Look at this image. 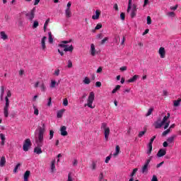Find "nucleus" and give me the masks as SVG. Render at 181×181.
Returning <instances> with one entry per match:
<instances>
[{
    "label": "nucleus",
    "instance_id": "obj_1",
    "mask_svg": "<svg viewBox=\"0 0 181 181\" xmlns=\"http://www.w3.org/2000/svg\"><path fill=\"white\" fill-rule=\"evenodd\" d=\"M42 127H39L38 138H35L36 146L34 148V153L40 155L42 153V146H43V139L45 132L46 131V124L42 122Z\"/></svg>",
    "mask_w": 181,
    "mask_h": 181
},
{
    "label": "nucleus",
    "instance_id": "obj_2",
    "mask_svg": "<svg viewBox=\"0 0 181 181\" xmlns=\"http://www.w3.org/2000/svg\"><path fill=\"white\" fill-rule=\"evenodd\" d=\"M95 98V95L94 92H90L89 96L88 98V103L84 105V107H88L89 108H94L93 106V103H94V98Z\"/></svg>",
    "mask_w": 181,
    "mask_h": 181
},
{
    "label": "nucleus",
    "instance_id": "obj_3",
    "mask_svg": "<svg viewBox=\"0 0 181 181\" xmlns=\"http://www.w3.org/2000/svg\"><path fill=\"white\" fill-rule=\"evenodd\" d=\"M101 129H104V135L105 141H108L110 137V127H107V123H102Z\"/></svg>",
    "mask_w": 181,
    "mask_h": 181
},
{
    "label": "nucleus",
    "instance_id": "obj_4",
    "mask_svg": "<svg viewBox=\"0 0 181 181\" xmlns=\"http://www.w3.org/2000/svg\"><path fill=\"white\" fill-rule=\"evenodd\" d=\"M6 104L4 107V115L6 118L9 117V98L8 97L5 98Z\"/></svg>",
    "mask_w": 181,
    "mask_h": 181
},
{
    "label": "nucleus",
    "instance_id": "obj_5",
    "mask_svg": "<svg viewBox=\"0 0 181 181\" xmlns=\"http://www.w3.org/2000/svg\"><path fill=\"white\" fill-rule=\"evenodd\" d=\"M30 146H32V142H30V139H26L23 145V149L24 152H28Z\"/></svg>",
    "mask_w": 181,
    "mask_h": 181
},
{
    "label": "nucleus",
    "instance_id": "obj_6",
    "mask_svg": "<svg viewBox=\"0 0 181 181\" xmlns=\"http://www.w3.org/2000/svg\"><path fill=\"white\" fill-rule=\"evenodd\" d=\"M151 159L152 157H150V158L146 160V163L141 168V173H146L148 172V166H149V163H151Z\"/></svg>",
    "mask_w": 181,
    "mask_h": 181
},
{
    "label": "nucleus",
    "instance_id": "obj_7",
    "mask_svg": "<svg viewBox=\"0 0 181 181\" xmlns=\"http://www.w3.org/2000/svg\"><path fill=\"white\" fill-rule=\"evenodd\" d=\"M35 12H36V8H33L31 11L30 13H28L25 14L26 18H28V21H33V19H35Z\"/></svg>",
    "mask_w": 181,
    "mask_h": 181
},
{
    "label": "nucleus",
    "instance_id": "obj_8",
    "mask_svg": "<svg viewBox=\"0 0 181 181\" xmlns=\"http://www.w3.org/2000/svg\"><path fill=\"white\" fill-rule=\"evenodd\" d=\"M59 47H64V52H73V50H74V47H73V45H71L69 47V45H64V44H59Z\"/></svg>",
    "mask_w": 181,
    "mask_h": 181
},
{
    "label": "nucleus",
    "instance_id": "obj_9",
    "mask_svg": "<svg viewBox=\"0 0 181 181\" xmlns=\"http://www.w3.org/2000/svg\"><path fill=\"white\" fill-rule=\"evenodd\" d=\"M155 139H156V136H153L148 143V150L147 151L148 155H151L152 152V144H153V141H155Z\"/></svg>",
    "mask_w": 181,
    "mask_h": 181
},
{
    "label": "nucleus",
    "instance_id": "obj_10",
    "mask_svg": "<svg viewBox=\"0 0 181 181\" xmlns=\"http://www.w3.org/2000/svg\"><path fill=\"white\" fill-rule=\"evenodd\" d=\"M158 53H159L160 57H161V59H165V57L166 56V51H165V47H160V49L158 50Z\"/></svg>",
    "mask_w": 181,
    "mask_h": 181
},
{
    "label": "nucleus",
    "instance_id": "obj_11",
    "mask_svg": "<svg viewBox=\"0 0 181 181\" xmlns=\"http://www.w3.org/2000/svg\"><path fill=\"white\" fill-rule=\"evenodd\" d=\"M46 40H47V37L44 36L41 40V47L43 52H46Z\"/></svg>",
    "mask_w": 181,
    "mask_h": 181
},
{
    "label": "nucleus",
    "instance_id": "obj_12",
    "mask_svg": "<svg viewBox=\"0 0 181 181\" xmlns=\"http://www.w3.org/2000/svg\"><path fill=\"white\" fill-rule=\"evenodd\" d=\"M66 129H67V127H66V126L61 127L60 132L62 136H67V135H69V133L67 132V131H66Z\"/></svg>",
    "mask_w": 181,
    "mask_h": 181
},
{
    "label": "nucleus",
    "instance_id": "obj_13",
    "mask_svg": "<svg viewBox=\"0 0 181 181\" xmlns=\"http://www.w3.org/2000/svg\"><path fill=\"white\" fill-rule=\"evenodd\" d=\"M136 16V5L133 4L132 6V13H131V18H134Z\"/></svg>",
    "mask_w": 181,
    "mask_h": 181
},
{
    "label": "nucleus",
    "instance_id": "obj_14",
    "mask_svg": "<svg viewBox=\"0 0 181 181\" xmlns=\"http://www.w3.org/2000/svg\"><path fill=\"white\" fill-rule=\"evenodd\" d=\"M165 155H166V150L163 148H160L157 153L158 158H162V156H165Z\"/></svg>",
    "mask_w": 181,
    "mask_h": 181
},
{
    "label": "nucleus",
    "instance_id": "obj_15",
    "mask_svg": "<svg viewBox=\"0 0 181 181\" xmlns=\"http://www.w3.org/2000/svg\"><path fill=\"white\" fill-rule=\"evenodd\" d=\"M100 15H101V12L99 10H96L95 15H93L92 16V19H93V21H97L100 19Z\"/></svg>",
    "mask_w": 181,
    "mask_h": 181
},
{
    "label": "nucleus",
    "instance_id": "obj_16",
    "mask_svg": "<svg viewBox=\"0 0 181 181\" xmlns=\"http://www.w3.org/2000/svg\"><path fill=\"white\" fill-rule=\"evenodd\" d=\"M156 129H159V128H162V127H163V123L160 122H155L154 124H153Z\"/></svg>",
    "mask_w": 181,
    "mask_h": 181
},
{
    "label": "nucleus",
    "instance_id": "obj_17",
    "mask_svg": "<svg viewBox=\"0 0 181 181\" xmlns=\"http://www.w3.org/2000/svg\"><path fill=\"white\" fill-rule=\"evenodd\" d=\"M56 160H54L51 162V166H50V169H51V173H54V170H56Z\"/></svg>",
    "mask_w": 181,
    "mask_h": 181
},
{
    "label": "nucleus",
    "instance_id": "obj_18",
    "mask_svg": "<svg viewBox=\"0 0 181 181\" xmlns=\"http://www.w3.org/2000/svg\"><path fill=\"white\" fill-rule=\"evenodd\" d=\"M90 54L91 56H95V45L94 44L90 45Z\"/></svg>",
    "mask_w": 181,
    "mask_h": 181
},
{
    "label": "nucleus",
    "instance_id": "obj_19",
    "mask_svg": "<svg viewBox=\"0 0 181 181\" xmlns=\"http://www.w3.org/2000/svg\"><path fill=\"white\" fill-rule=\"evenodd\" d=\"M6 163V159L5 158V156H2L0 160L1 168H4V166H5Z\"/></svg>",
    "mask_w": 181,
    "mask_h": 181
},
{
    "label": "nucleus",
    "instance_id": "obj_20",
    "mask_svg": "<svg viewBox=\"0 0 181 181\" xmlns=\"http://www.w3.org/2000/svg\"><path fill=\"white\" fill-rule=\"evenodd\" d=\"M29 176H30V171L27 170L24 173V181H28L29 180Z\"/></svg>",
    "mask_w": 181,
    "mask_h": 181
},
{
    "label": "nucleus",
    "instance_id": "obj_21",
    "mask_svg": "<svg viewBox=\"0 0 181 181\" xmlns=\"http://www.w3.org/2000/svg\"><path fill=\"white\" fill-rule=\"evenodd\" d=\"M0 36L1 39H2L3 40H7L8 39V35L5 33V31H1L0 33Z\"/></svg>",
    "mask_w": 181,
    "mask_h": 181
},
{
    "label": "nucleus",
    "instance_id": "obj_22",
    "mask_svg": "<svg viewBox=\"0 0 181 181\" xmlns=\"http://www.w3.org/2000/svg\"><path fill=\"white\" fill-rule=\"evenodd\" d=\"M0 139H1V145L4 146V145H5V141L6 139V138L5 137V134H0Z\"/></svg>",
    "mask_w": 181,
    "mask_h": 181
},
{
    "label": "nucleus",
    "instance_id": "obj_23",
    "mask_svg": "<svg viewBox=\"0 0 181 181\" xmlns=\"http://www.w3.org/2000/svg\"><path fill=\"white\" fill-rule=\"evenodd\" d=\"M65 15L66 18H71V10H70V8H66L65 10Z\"/></svg>",
    "mask_w": 181,
    "mask_h": 181
},
{
    "label": "nucleus",
    "instance_id": "obj_24",
    "mask_svg": "<svg viewBox=\"0 0 181 181\" xmlns=\"http://www.w3.org/2000/svg\"><path fill=\"white\" fill-rule=\"evenodd\" d=\"M138 77H139L138 75H134L132 78L129 79L127 82L134 83V81H136V80L138 79Z\"/></svg>",
    "mask_w": 181,
    "mask_h": 181
},
{
    "label": "nucleus",
    "instance_id": "obj_25",
    "mask_svg": "<svg viewBox=\"0 0 181 181\" xmlns=\"http://www.w3.org/2000/svg\"><path fill=\"white\" fill-rule=\"evenodd\" d=\"M56 86H59V83L56 82V81L52 80L49 85L50 88H54Z\"/></svg>",
    "mask_w": 181,
    "mask_h": 181
},
{
    "label": "nucleus",
    "instance_id": "obj_26",
    "mask_svg": "<svg viewBox=\"0 0 181 181\" xmlns=\"http://www.w3.org/2000/svg\"><path fill=\"white\" fill-rule=\"evenodd\" d=\"M175 138H176L175 135L171 136L168 139H167V142L168 144H173V141H175Z\"/></svg>",
    "mask_w": 181,
    "mask_h": 181
},
{
    "label": "nucleus",
    "instance_id": "obj_27",
    "mask_svg": "<svg viewBox=\"0 0 181 181\" xmlns=\"http://www.w3.org/2000/svg\"><path fill=\"white\" fill-rule=\"evenodd\" d=\"M64 112V110H61L57 112V118H62L63 117V113Z\"/></svg>",
    "mask_w": 181,
    "mask_h": 181
},
{
    "label": "nucleus",
    "instance_id": "obj_28",
    "mask_svg": "<svg viewBox=\"0 0 181 181\" xmlns=\"http://www.w3.org/2000/svg\"><path fill=\"white\" fill-rule=\"evenodd\" d=\"M83 83L84 84H90V83H91V81L90 80V78L86 76L83 81Z\"/></svg>",
    "mask_w": 181,
    "mask_h": 181
},
{
    "label": "nucleus",
    "instance_id": "obj_29",
    "mask_svg": "<svg viewBox=\"0 0 181 181\" xmlns=\"http://www.w3.org/2000/svg\"><path fill=\"white\" fill-rule=\"evenodd\" d=\"M180 103H181V99L174 100V107H179V105H180Z\"/></svg>",
    "mask_w": 181,
    "mask_h": 181
},
{
    "label": "nucleus",
    "instance_id": "obj_30",
    "mask_svg": "<svg viewBox=\"0 0 181 181\" xmlns=\"http://www.w3.org/2000/svg\"><path fill=\"white\" fill-rule=\"evenodd\" d=\"M119 88H121V86L117 85L115 88H114L112 91V94H115V93H117L118 91V90H119Z\"/></svg>",
    "mask_w": 181,
    "mask_h": 181
},
{
    "label": "nucleus",
    "instance_id": "obj_31",
    "mask_svg": "<svg viewBox=\"0 0 181 181\" xmlns=\"http://www.w3.org/2000/svg\"><path fill=\"white\" fill-rule=\"evenodd\" d=\"M131 8H132V0H129L128 8H127L128 13H129V11H131Z\"/></svg>",
    "mask_w": 181,
    "mask_h": 181
},
{
    "label": "nucleus",
    "instance_id": "obj_32",
    "mask_svg": "<svg viewBox=\"0 0 181 181\" xmlns=\"http://www.w3.org/2000/svg\"><path fill=\"white\" fill-rule=\"evenodd\" d=\"M48 35H49V42L53 43V37L52 36V32H49Z\"/></svg>",
    "mask_w": 181,
    "mask_h": 181
},
{
    "label": "nucleus",
    "instance_id": "obj_33",
    "mask_svg": "<svg viewBox=\"0 0 181 181\" xmlns=\"http://www.w3.org/2000/svg\"><path fill=\"white\" fill-rule=\"evenodd\" d=\"M39 26V21H35L33 24V29H36Z\"/></svg>",
    "mask_w": 181,
    "mask_h": 181
},
{
    "label": "nucleus",
    "instance_id": "obj_34",
    "mask_svg": "<svg viewBox=\"0 0 181 181\" xmlns=\"http://www.w3.org/2000/svg\"><path fill=\"white\" fill-rule=\"evenodd\" d=\"M153 111V107H151L148 109V112L146 114V117H149L152 114V112Z\"/></svg>",
    "mask_w": 181,
    "mask_h": 181
},
{
    "label": "nucleus",
    "instance_id": "obj_35",
    "mask_svg": "<svg viewBox=\"0 0 181 181\" xmlns=\"http://www.w3.org/2000/svg\"><path fill=\"white\" fill-rule=\"evenodd\" d=\"M145 134H146V131L140 132L138 135L139 138H142Z\"/></svg>",
    "mask_w": 181,
    "mask_h": 181
},
{
    "label": "nucleus",
    "instance_id": "obj_36",
    "mask_svg": "<svg viewBox=\"0 0 181 181\" xmlns=\"http://www.w3.org/2000/svg\"><path fill=\"white\" fill-rule=\"evenodd\" d=\"M99 181H104V173H100L98 177Z\"/></svg>",
    "mask_w": 181,
    "mask_h": 181
},
{
    "label": "nucleus",
    "instance_id": "obj_37",
    "mask_svg": "<svg viewBox=\"0 0 181 181\" xmlns=\"http://www.w3.org/2000/svg\"><path fill=\"white\" fill-rule=\"evenodd\" d=\"M118 153H119V146H116V152L113 155L117 156Z\"/></svg>",
    "mask_w": 181,
    "mask_h": 181
},
{
    "label": "nucleus",
    "instance_id": "obj_38",
    "mask_svg": "<svg viewBox=\"0 0 181 181\" xmlns=\"http://www.w3.org/2000/svg\"><path fill=\"white\" fill-rule=\"evenodd\" d=\"M63 105H64V107H67L69 105V100H67V98L64 99Z\"/></svg>",
    "mask_w": 181,
    "mask_h": 181
},
{
    "label": "nucleus",
    "instance_id": "obj_39",
    "mask_svg": "<svg viewBox=\"0 0 181 181\" xmlns=\"http://www.w3.org/2000/svg\"><path fill=\"white\" fill-rule=\"evenodd\" d=\"M170 132V129H168L165 131H164L162 134L163 136H166V135H168V134H169Z\"/></svg>",
    "mask_w": 181,
    "mask_h": 181
},
{
    "label": "nucleus",
    "instance_id": "obj_40",
    "mask_svg": "<svg viewBox=\"0 0 181 181\" xmlns=\"http://www.w3.org/2000/svg\"><path fill=\"white\" fill-rule=\"evenodd\" d=\"M168 117H167V116H164V117L163 118V120L161 121V123L163 124V125H165V124H166V121H168Z\"/></svg>",
    "mask_w": 181,
    "mask_h": 181
},
{
    "label": "nucleus",
    "instance_id": "obj_41",
    "mask_svg": "<svg viewBox=\"0 0 181 181\" xmlns=\"http://www.w3.org/2000/svg\"><path fill=\"white\" fill-rule=\"evenodd\" d=\"M54 135V132L53 130L49 131V139H53Z\"/></svg>",
    "mask_w": 181,
    "mask_h": 181
},
{
    "label": "nucleus",
    "instance_id": "obj_42",
    "mask_svg": "<svg viewBox=\"0 0 181 181\" xmlns=\"http://www.w3.org/2000/svg\"><path fill=\"white\" fill-rule=\"evenodd\" d=\"M35 115H39V110L36 108V106H33Z\"/></svg>",
    "mask_w": 181,
    "mask_h": 181
},
{
    "label": "nucleus",
    "instance_id": "obj_43",
    "mask_svg": "<svg viewBox=\"0 0 181 181\" xmlns=\"http://www.w3.org/2000/svg\"><path fill=\"white\" fill-rule=\"evenodd\" d=\"M67 66H68V69H71V67H73V62L70 59L68 60Z\"/></svg>",
    "mask_w": 181,
    "mask_h": 181
},
{
    "label": "nucleus",
    "instance_id": "obj_44",
    "mask_svg": "<svg viewBox=\"0 0 181 181\" xmlns=\"http://www.w3.org/2000/svg\"><path fill=\"white\" fill-rule=\"evenodd\" d=\"M101 28H103V25L101 23H98L95 28V30H98L100 29H101Z\"/></svg>",
    "mask_w": 181,
    "mask_h": 181
},
{
    "label": "nucleus",
    "instance_id": "obj_45",
    "mask_svg": "<svg viewBox=\"0 0 181 181\" xmlns=\"http://www.w3.org/2000/svg\"><path fill=\"white\" fill-rule=\"evenodd\" d=\"M20 166H21V163H18L16 165V167H15V168L13 170L14 173H16V172H18V169H19Z\"/></svg>",
    "mask_w": 181,
    "mask_h": 181
},
{
    "label": "nucleus",
    "instance_id": "obj_46",
    "mask_svg": "<svg viewBox=\"0 0 181 181\" xmlns=\"http://www.w3.org/2000/svg\"><path fill=\"white\" fill-rule=\"evenodd\" d=\"M5 94V86H1V95H4Z\"/></svg>",
    "mask_w": 181,
    "mask_h": 181
},
{
    "label": "nucleus",
    "instance_id": "obj_47",
    "mask_svg": "<svg viewBox=\"0 0 181 181\" xmlns=\"http://www.w3.org/2000/svg\"><path fill=\"white\" fill-rule=\"evenodd\" d=\"M136 172H138V168H134V169L133 170V171L132 172L130 176L132 177L133 176L135 175V173H136Z\"/></svg>",
    "mask_w": 181,
    "mask_h": 181
},
{
    "label": "nucleus",
    "instance_id": "obj_48",
    "mask_svg": "<svg viewBox=\"0 0 181 181\" xmlns=\"http://www.w3.org/2000/svg\"><path fill=\"white\" fill-rule=\"evenodd\" d=\"M40 88H41V91H43V92L46 91V86H45V83H42L40 85Z\"/></svg>",
    "mask_w": 181,
    "mask_h": 181
},
{
    "label": "nucleus",
    "instance_id": "obj_49",
    "mask_svg": "<svg viewBox=\"0 0 181 181\" xmlns=\"http://www.w3.org/2000/svg\"><path fill=\"white\" fill-rule=\"evenodd\" d=\"M152 23V19L151 16H147V25H151Z\"/></svg>",
    "mask_w": 181,
    "mask_h": 181
},
{
    "label": "nucleus",
    "instance_id": "obj_50",
    "mask_svg": "<svg viewBox=\"0 0 181 181\" xmlns=\"http://www.w3.org/2000/svg\"><path fill=\"white\" fill-rule=\"evenodd\" d=\"M120 19H122V21H125V13H120Z\"/></svg>",
    "mask_w": 181,
    "mask_h": 181
},
{
    "label": "nucleus",
    "instance_id": "obj_51",
    "mask_svg": "<svg viewBox=\"0 0 181 181\" xmlns=\"http://www.w3.org/2000/svg\"><path fill=\"white\" fill-rule=\"evenodd\" d=\"M108 40V37H105L103 40H101L100 45H105V42Z\"/></svg>",
    "mask_w": 181,
    "mask_h": 181
},
{
    "label": "nucleus",
    "instance_id": "obj_52",
    "mask_svg": "<svg viewBox=\"0 0 181 181\" xmlns=\"http://www.w3.org/2000/svg\"><path fill=\"white\" fill-rule=\"evenodd\" d=\"M111 160V155L106 157V159L105 160V163H108Z\"/></svg>",
    "mask_w": 181,
    "mask_h": 181
},
{
    "label": "nucleus",
    "instance_id": "obj_53",
    "mask_svg": "<svg viewBox=\"0 0 181 181\" xmlns=\"http://www.w3.org/2000/svg\"><path fill=\"white\" fill-rule=\"evenodd\" d=\"M97 165L95 162L92 163V170H95Z\"/></svg>",
    "mask_w": 181,
    "mask_h": 181
},
{
    "label": "nucleus",
    "instance_id": "obj_54",
    "mask_svg": "<svg viewBox=\"0 0 181 181\" xmlns=\"http://www.w3.org/2000/svg\"><path fill=\"white\" fill-rule=\"evenodd\" d=\"M168 16H171L172 18H175V12H169L168 13Z\"/></svg>",
    "mask_w": 181,
    "mask_h": 181
},
{
    "label": "nucleus",
    "instance_id": "obj_55",
    "mask_svg": "<svg viewBox=\"0 0 181 181\" xmlns=\"http://www.w3.org/2000/svg\"><path fill=\"white\" fill-rule=\"evenodd\" d=\"M47 105L48 107H50V105H52V98H49L48 99V103H47Z\"/></svg>",
    "mask_w": 181,
    "mask_h": 181
},
{
    "label": "nucleus",
    "instance_id": "obj_56",
    "mask_svg": "<svg viewBox=\"0 0 181 181\" xmlns=\"http://www.w3.org/2000/svg\"><path fill=\"white\" fill-rule=\"evenodd\" d=\"M103 34L102 33H100V34H98L96 35V38L97 39H103Z\"/></svg>",
    "mask_w": 181,
    "mask_h": 181
},
{
    "label": "nucleus",
    "instance_id": "obj_57",
    "mask_svg": "<svg viewBox=\"0 0 181 181\" xmlns=\"http://www.w3.org/2000/svg\"><path fill=\"white\" fill-rule=\"evenodd\" d=\"M78 163V160H77V159H74L73 162V166H77Z\"/></svg>",
    "mask_w": 181,
    "mask_h": 181
},
{
    "label": "nucleus",
    "instance_id": "obj_58",
    "mask_svg": "<svg viewBox=\"0 0 181 181\" xmlns=\"http://www.w3.org/2000/svg\"><path fill=\"white\" fill-rule=\"evenodd\" d=\"M178 6H179V5L176 4L175 6L170 7V9L172 11H176V9H177Z\"/></svg>",
    "mask_w": 181,
    "mask_h": 181
},
{
    "label": "nucleus",
    "instance_id": "obj_59",
    "mask_svg": "<svg viewBox=\"0 0 181 181\" xmlns=\"http://www.w3.org/2000/svg\"><path fill=\"white\" fill-rule=\"evenodd\" d=\"M67 181H73V178L71 177V173L68 175V180Z\"/></svg>",
    "mask_w": 181,
    "mask_h": 181
},
{
    "label": "nucleus",
    "instance_id": "obj_60",
    "mask_svg": "<svg viewBox=\"0 0 181 181\" xmlns=\"http://www.w3.org/2000/svg\"><path fill=\"white\" fill-rule=\"evenodd\" d=\"M170 123V122H166L165 123V126H164V129H168V128L169 127V124Z\"/></svg>",
    "mask_w": 181,
    "mask_h": 181
},
{
    "label": "nucleus",
    "instance_id": "obj_61",
    "mask_svg": "<svg viewBox=\"0 0 181 181\" xmlns=\"http://www.w3.org/2000/svg\"><path fill=\"white\" fill-rule=\"evenodd\" d=\"M151 181H158V177H156V175H153Z\"/></svg>",
    "mask_w": 181,
    "mask_h": 181
},
{
    "label": "nucleus",
    "instance_id": "obj_62",
    "mask_svg": "<svg viewBox=\"0 0 181 181\" xmlns=\"http://www.w3.org/2000/svg\"><path fill=\"white\" fill-rule=\"evenodd\" d=\"M60 74V70L57 69L54 71V75L55 76H59Z\"/></svg>",
    "mask_w": 181,
    "mask_h": 181
},
{
    "label": "nucleus",
    "instance_id": "obj_63",
    "mask_svg": "<svg viewBox=\"0 0 181 181\" xmlns=\"http://www.w3.org/2000/svg\"><path fill=\"white\" fill-rule=\"evenodd\" d=\"M95 86L96 87H98V88L101 87V82L100 81L96 82Z\"/></svg>",
    "mask_w": 181,
    "mask_h": 181
},
{
    "label": "nucleus",
    "instance_id": "obj_64",
    "mask_svg": "<svg viewBox=\"0 0 181 181\" xmlns=\"http://www.w3.org/2000/svg\"><path fill=\"white\" fill-rule=\"evenodd\" d=\"M127 69V66H122V67L120 68V71H126Z\"/></svg>",
    "mask_w": 181,
    "mask_h": 181
}]
</instances>
